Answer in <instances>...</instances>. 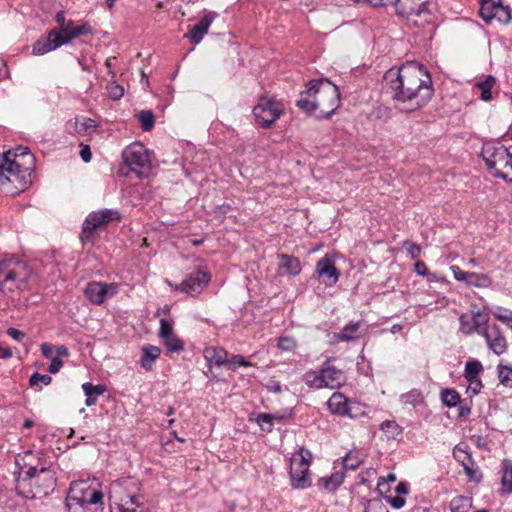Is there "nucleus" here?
I'll return each instance as SVG.
<instances>
[{
  "label": "nucleus",
  "instance_id": "1",
  "mask_svg": "<svg viewBox=\"0 0 512 512\" xmlns=\"http://www.w3.org/2000/svg\"><path fill=\"white\" fill-rule=\"evenodd\" d=\"M396 109L411 113L425 107L434 95L432 77L417 61H407L384 74Z\"/></svg>",
  "mask_w": 512,
  "mask_h": 512
},
{
  "label": "nucleus",
  "instance_id": "2",
  "mask_svg": "<svg viewBox=\"0 0 512 512\" xmlns=\"http://www.w3.org/2000/svg\"><path fill=\"white\" fill-rule=\"evenodd\" d=\"M19 474L15 479L16 493L24 499L49 495L55 487V472L45 460L32 451H26L16 461Z\"/></svg>",
  "mask_w": 512,
  "mask_h": 512
},
{
  "label": "nucleus",
  "instance_id": "3",
  "mask_svg": "<svg viewBox=\"0 0 512 512\" xmlns=\"http://www.w3.org/2000/svg\"><path fill=\"white\" fill-rule=\"evenodd\" d=\"M296 105L309 115L315 113L316 118L327 119L340 105V92L338 87L327 79L311 80L307 89L300 93Z\"/></svg>",
  "mask_w": 512,
  "mask_h": 512
},
{
  "label": "nucleus",
  "instance_id": "4",
  "mask_svg": "<svg viewBox=\"0 0 512 512\" xmlns=\"http://www.w3.org/2000/svg\"><path fill=\"white\" fill-rule=\"evenodd\" d=\"M34 157L26 147H18L0 154V185L18 182L22 190L27 184L26 177L30 175L29 164H33Z\"/></svg>",
  "mask_w": 512,
  "mask_h": 512
},
{
  "label": "nucleus",
  "instance_id": "5",
  "mask_svg": "<svg viewBox=\"0 0 512 512\" xmlns=\"http://www.w3.org/2000/svg\"><path fill=\"white\" fill-rule=\"evenodd\" d=\"M103 492L86 481L73 482L66 496L68 512H95L103 505Z\"/></svg>",
  "mask_w": 512,
  "mask_h": 512
},
{
  "label": "nucleus",
  "instance_id": "6",
  "mask_svg": "<svg viewBox=\"0 0 512 512\" xmlns=\"http://www.w3.org/2000/svg\"><path fill=\"white\" fill-rule=\"evenodd\" d=\"M136 491V483L131 479L114 481L110 490V512H146Z\"/></svg>",
  "mask_w": 512,
  "mask_h": 512
},
{
  "label": "nucleus",
  "instance_id": "7",
  "mask_svg": "<svg viewBox=\"0 0 512 512\" xmlns=\"http://www.w3.org/2000/svg\"><path fill=\"white\" fill-rule=\"evenodd\" d=\"M26 266L15 257L0 261V292L23 290L26 288Z\"/></svg>",
  "mask_w": 512,
  "mask_h": 512
},
{
  "label": "nucleus",
  "instance_id": "8",
  "mask_svg": "<svg viewBox=\"0 0 512 512\" xmlns=\"http://www.w3.org/2000/svg\"><path fill=\"white\" fill-rule=\"evenodd\" d=\"M510 154L504 145L493 142L485 143L481 150V156L489 172L494 177L504 180L509 179Z\"/></svg>",
  "mask_w": 512,
  "mask_h": 512
},
{
  "label": "nucleus",
  "instance_id": "9",
  "mask_svg": "<svg viewBox=\"0 0 512 512\" xmlns=\"http://www.w3.org/2000/svg\"><path fill=\"white\" fill-rule=\"evenodd\" d=\"M311 452L301 447L290 461V485L293 489L303 490L311 486L309 467Z\"/></svg>",
  "mask_w": 512,
  "mask_h": 512
},
{
  "label": "nucleus",
  "instance_id": "10",
  "mask_svg": "<svg viewBox=\"0 0 512 512\" xmlns=\"http://www.w3.org/2000/svg\"><path fill=\"white\" fill-rule=\"evenodd\" d=\"M122 158L128 170L135 173L138 177L146 175L151 168L149 152L139 142H134L127 146L122 152Z\"/></svg>",
  "mask_w": 512,
  "mask_h": 512
},
{
  "label": "nucleus",
  "instance_id": "11",
  "mask_svg": "<svg viewBox=\"0 0 512 512\" xmlns=\"http://www.w3.org/2000/svg\"><path fill=\"white\" fill-rule=\"evenodd\" d=\"M74 28H76V26H74L73 21L69 20L64 28L60 30H50L45 39H39L34 43L32 53L34 55H44L62 45L68 44L72 39H74L71 33Z\"/></svg>",
  "mask_w": 512,
  "mask_h": 512
},
{
  "label": "nucleus",
  "instance_id": "12",
  "mask_svg": "<svg viewBox=\"0 0 512 512\" xmlns=\"http://www.w3.org/2000/svg\"><path fill=\"white\" fill-rule=\"evenodd\" d=\"M121 214L115 209H104L90 213L84 223L81 233V240L83 243L90 241L97 230V228L106 225L107 223L120 219Z\"/></svg>",
  "mask_w": 512,
  "mask_h": 512
},
{
  "label": "nucleus",
  "instance_id": "13",
  "mask_svg": "<svg viewBox=\"0 0 512 512\" xmlns=\"http://www.w3.org/2000/svg\"><path fill=\"white\" fill-rule=\"evenodd\" d=\"M283 105L273 99L263 97L259 103L254 107L253 114L257 123L264 127H270L282 114Z\"/></svg>",
  "mask_w": 512,
  "mask_h": 512
},
{
  "label": "nucleus",
  "instance_id": "14",
  "mask_svg": "<svg viewBox=\"0 0 512 512\" xmlns=\"http://www.w3.org/2000/svg\"><path fill=\"white\" fill-rule=\"evenodd\" d=\"M210 280L211 274L208 271L197 269L191 272L181 283L175 284L174 289L195 296L202 292Z\"/></svg>",
  "mask_w": 512,
  "mask_h": 512
},
{
  "label": "nucleus",
  "instance_id": "15",
  "mask_svg": "<svg viewBox=\"0 0 512 512\" xmlns=\"http://www.w3.org/2000/svg\"><path fill=\"white\" fill-rule=\"evenodd\" d=\"M430 4L429 0H394L392 3L398 16L408 19L412 16L424 17L425 20L431 14Z\"/></svg>",
  "mask_w": 512,
  "mask_h": 512
},
{
  "label": "nucleus",
  "instance_id": "16",
  "mask_svg": "<svg viewBox=\"0 0 512 512\" xmlns=\"http://www.w3.org/2000/svg\"><path fill=\"white\" fill-rule=\"evenodd\" d=\"M314 275L320 279L326 286H333L337 283L340 272L335 266L334 256L326 254L318 260Z\"/></svg>",
  "mask_w": 512,
  "mask_h": 512
},
{
  "label": "nucleus",
  "instance_id": "17",
  "mask_svg": "<svg viewBox=\"0 0 512 512\" xmlns=\"http://www.w3.org/2000/svg\"><path fill=\"white\" fill-rule=\"evenodd\" d=\"M117 292L118 286L116 284L102 282H91L84 290L87 299L95 305L103 304L106 299L113 297Z\"/></svg>",
  "mask_w": 512,
  "mask_h": 512
},
{
  "label": "nucleus",
  "instance_id": "18",
  "mask_svg": "<svg viewBox=\"0 0 512 512\" xmlns=\"http://www.w3.org/2000/svg\"><path fill=\"white\" fill-rule=\"evenodd\" d=\"M481 335L485 338L490 350L496 355H502L507 351L508 344L500 327L497 324L484 328Z\"/></svg>",
  "mask_w": 512,
  "mask_h": 512
},
{
  "label": "nucleus",
  "instance_id": "19",
  "mask_svg": "<svg viewBox=\"0 0 512 512\" xmlns=\"http://www.w3.org/2000/svg\"><path fill=\"white\" fill-rule=\"evenodd\" d=\"M319 371L324 388L336 389L343 385L346 381L344 372L332 365L330 359H327L323 362Z\"/></svg>",
  "mask_w": 512,
  "mask_h": 512
},
{
  "label": "nucleus",
  "instance_id": "20",
  "mask_svg": "<svg viewBox=\"0 0 512 512\" xmlns=\"http://www.w3.org/2000/svg\"><path fill=\"white\" fill-rule=\"evenodd\" d=\"M217 16L218 14L216 12H206L197 24L189 28L188 32L184 34V38H187L195 45L199 44Z\"/></svg>",
  "mask_w": 512,
  "mask_h": 512
},
{
  "label": "nucleus",
  "instance_id": "21",
  "mask_svg": "<svg viewBox=\"0 0 512 512\" xmlns=\"http://www.w3.org/2000/svg\"><path fill=\"white\" fill-rule=\"evenodd\" d=\"M366 331L361 321L350 322L336 334V338L342 342H350L359 339Z\"/></svg>",
  "mask_w": 512,
  "mask_h": 512
},
{
  "label": "nucleus",
  "instance_id": "22",
  "mask_svg": "<svg viewBox=\"0 0 512 512\" xmlns=\"http://www.w3.org/2000/svg\"><path fill=\"white\" fill-rule=\"evenodd\" d=\"M278 267L281 273L297 276L301 272V263L297 257L288 254H278Z\"/></svg>",
  "mask_w": 512,
  "mask_h": 512
},
{
  "label": "nucleus",
  "instance_id": "23",
  "mask_svg": "<svg viewBox=\"0 0 512 512\" xmlns=\"http://www.w3.org/2000/svg\"><path fill=\"white\" fill-rule=\"evenodd\" d=\"M350 401L343 393L334 392L328 399L327 406L332 414L344 417Z\"/></svg>",
  "mask_w": 512,
  "mask_h": 512
},
{
  "label": "nucleus",
  "instance_id": "24",
  "mask_svg": "<svg viewBox=\"0 0 512 512\" xmlns=\"http://www.w3.org/2000/svg\"><path fill=\"white\" fill-rule=\"evenodd\" d=\"M204 358L218 367L228 364V351L222 347H207L203 352Z\"/></svg>",
  "mask_w": 512,
  "mask_h": 512
},
{
  "label": "nucleus",
  "instance_id": "25",
  "mask_svg": "<svg viewBox=\"0 0 512 512\" xmlns=\"http://www.w3.org/2000/svg\"><path fill=\"white\" fill-rule=\"evenodd\" d=\"M502 0H481L480 2V16L488 24L492 23L497 14L498 7H500Z\"/></svg>",
  "mask_w": 512,
  "mask_h": 512
},
{
  "label": "nucleus",
  "instance_id": "26",
  "mask_svg": "<svg viewBox=\"0 0 512 512\" xmlns=\"http://www.w3.org/2000/svg\"><path fill=\"white\" fill-rule=\"evenodd\" d=\"M161 349L154 345H145L142 347L140 364L141 366L149 371L152 369L153 362L159 358Z\"/></svg>",
  "mask_w": 512,
  "mask_h": 512
},
{
  "label": "nucleus",
  "instance_id": "27",
  "mask_svg": "<svg viewBox=\"0 0 512 512\" xmlns=\"http://www.w3.org/2000/svg\"><path fill=\"white\" fill-rule=\"evenodd\" d=\"M97 127L96 122L90 118H76L75 121L68 124V129L72 128L73 132L78 135H88Z\"/></svg>",
  "mask_w": 512,
  "mask_h": 512
},
{
  "label": "nucleus",
  "instance_id": "28",
  "mask_svg": "<svg viewBox=\"0 0 512 512\" xmlns=\"http://www.w3.org/2000/svg\"><path fill=\"white\" fill-rule=\"evenodd\" d=\"M82 390L86 396L85 404L90 407L95 405L97 402V397L103 395L106 391L104 385H93L92 383L86 382L82 384Z\"/></svg>",
  "mask_w": 512,
  "mask_h": 512
},
{
  "label": "nucleus",
  "instance_id": "29",
  "mask_svg": "<svg viewBox=\"0 0 512 512\" xmlns=\"http://www.w3.org/2000/svg\"><path fill=\"white\" fill-rule=\"evenodd\" d=\"M344 479L345 474L343 472L337 471L332 473L330 476L321 477L318 480V484L326 490L334 491L343 483Z\"/></svg>",
  "mask_w": 512,
  "mask_h": 512
},
{
  "label": "nucleus",
  "instance_id": "30",
  "mask_svg": "<svg viewBox=\"0 0 512 512\" xmlns=\"http://www.w3.org/2000/svg\"><path fill=\"white\" fill-rule=\"evenodd\" d=\"M504 470L501 479L502 490L506 494L512 493V463L508 460L503 462Z\"/></svg>",
  "mask_w": 512,
  "mask_h": 512
},
{
  "label": "nucleus",
  "instance_id": "31",
  "mask_svg": "<svg viewBox=\"0 0 512 512\" xmlns=\"http://www.w3.org/2000/svg\"><path fill=\"white\" fill-rule=\"evenodd\" d=\"M489 317L487 314H483L481 311H472V328L473 333L481 334L482 330L489 325H487Z\"/></svg>",
  "mask_w": 512,
  "mask_h": 512
},
{
  "label": "nucleus",
  "instance_id": "32",
  "mask_svg": "<svg viewBox=\"0 0 512 512\" xmlns=\"http://www.w3.org/2000/svg\"><path fill=\"white\" fill-rule=\"evenodd\" d=\"M380 430L390 439H396L402 435V428L393 420L383 421Z\"/></svg>",
  "mask_w": 512,
  "mask_h": 512
},
{
  "label": "nucleus",
  "instance_id": "33",
  "mask_svg": "<svg viewBox=\"0 0 512 512\" xmlns=\"http://www.w3.org/2000/svg\"><path fill=\"white\" fill-rule=\"evenodd\" d=\"M495 84L493 76H487L484 81L478 82L476 87L481 91L480 98L483 101H489L492 98L491 89Z\"/></svg>",
  "mask_w": 512,
  "mask_h": 512
},
{
  "label": "nucleus",
  "instance_id": "34",
  "mask_svg": "<svg viewBox=\"0 0 512 512\" xmlns=\"http://www.w3.org/2000/svg\"><path fill=\"white\" fill-rule=\"evenodd\" d=\"M162 340L169 352L180 353L184 350V342L175 333Z\"/></svg>",
  "mask_w": 512,
  "mask_h": 512
},
{
  "label": "nucleus",
  "instance_id": "35",
  "mask_svg": "<svg viewBox=\"0 0 512 512\" xmlns=\"http://www.w3.org/2000/svg\"><path fill=\"white\" fill-rule=\"evenodd\" d=\"M471 507V499L465 496H457L450 502L451 512H468Z\"/></svg>",
  "mask_w": 512,
  "mask_h": 512
},
{
  "label": "nucleus",
  "instance_id": "36",
  "mask_svg": "<svg viewBox=\"0 0 512 512\" xmlns=\"http://www.w3.org/2000/svg\"><path fill=\"white\" fill-rule=\"evenodd\" d=\"M137 119L144 131H150L155 124V116L150 110H142L137 114Z\"/></svg>",
  "mask_w": 512,
  "mask_h": 512
},
{
  "label": "nucleus",
  "instance_id": "37",
  "mask_svg": "<svg viewBox=\"0 0 512 512\" xmlns=\"http://www.w3.org/2000/svg\"><path fill=\"white\" fill-rule=\"evenodd\" d=\"M497 371L500 383L505 387L512 388V366L499 364Z\"/></svg>",
  "mask_w": 512,
  "mask_h": 512
},
{
  "label": "nucleus",
  "instance_id": "38",
  "mask_svg": "<svg viewBox=\"0 0 512 512\" xmlns=\"http://www.w3.org/2000/svg\"><path fill=\"white\" fill-rule=\"evenodd\" d=\"M441 400L447 407H455L460 403V395L454 389H444L441 392Z\"/></svg>",
  "mask_w": 512,
  "mask_h": 512
},
{
  "label": "nucleus",
  "instance_id": "39",
  "mask_svg": "<svg viewBox=\"0 0 512 512\" xmlns=\"http://www.w3.org/2000/svg\"><path fill=\"white\" fill-rule=\"evenodd\" d=\"M303 381L310 388H314V389L324 388L320 371L319 372H315V371L306 372L303 375Z\"/></svg>",
  "mask_w": 512,
  "mask_h": 512
},
{
  "label": "nucleus",
  "instance_id": "40",
  "mask_svg": "<svg viewBox=\"0 0 512 512\" xmlns=\"http://www.w3.org/2000/svg\"><path fill=\"white\" fill-rule=\"evenodd\" d=\"M492 284L491 278L487 274L470 273L468 285L478 288H487Z\"/></svg>",
  "mask_w": 512,
  "mask_h": 512
},
{
  "label": "nucleus",
  "instance_id": "41",
  "mask_svg": "<svg viewBox=\"0 0 512 512\" xmlns=\"http://www.w3.org/2000/svg\"><path fill=\"white\" fill-rule=\"evenodd\" d=\"M362 462L363 459L358 451H350L343 459L344 467L349 470H356Z\"/></svg>",
  "mask_w": 512,
  "mask_h": 512
},
{
  "label": "nucleus",
  "instance_id": "42",
  "mask_svg": "<svg viewBox=\"0 0 512 512\" xmlns=\"http://www.w3.org/2000/svg\"><path fill=\"white\" fill-rule=\"evenodd\" d=\"M366 415L365 406L356 401H350L344 417L358 419Z\"/></svg>",
  "mask_w": 512,
  "mask_h": 512
},
{
  "label": "nucleus",
  "instance_id": "43",
  "mask_svg": "<svg viewBox=\"0 0 512 512\" xmlns=\"http://www.w3.org/2000/svg\"><path fill=\"white\" fill-rule=\"evenodd\" d=\"M483 366L478 360H471L465 364L464 377L466 378H479Z\"/></svg>",
  "mask_w": 512,
  "mask_h": 512
},
{
  "label": "nucleus",
  "instance_id": "44",
  "mask_svg": "<svg viewBox=\"0 0 512 512\" xmlns=\"http://www.w3.org/2000/svg\"><path fill=\"white\" fill-rule=\"evenodd\" d=\"M458 452H463L465 454V458H468V460H471V455L467 452L466 449L462 448L461 445H457L453 451V455H454L455 459L462 464L466 475L470 479H473L474 478L473 469L467 463H464V459H460V456L457 454Z\"/></svg>",
  "mask_w": 512,
  "mask_h": 512
},
{
  "label": "nucleus",
  "instance_id": "45",
  "mask_svg": "<svg viewBox=\"0 0 512 512\" xmlns=\"http://www.w3.org/2000/svg\"><path fill=\"white\" fill-rule=\"evenodd\" d=\"M274 418H276V416L273 414L260 413L256 418V422L263 431L271 432L273 429Z\"/></svg>",
  "mask_w": 512,
  "mask_h": 512
},
{
  "label": "nucleus",
  "instance_id": "46",
  "mask_svg": "<svg viewBox=\"0 0 512 512\" xmlns=\"http://www.w3.org/2000/svg\"><path fill=\"white\" fill-rule=\"evenodd\" d=\"M422 393L418 389H413L401 396V401L405 404L417 406L422 402Z\"/></svg>",
  "mask_w": 512,
  "mask_h": 512
},
{
  "label": "nucleus",
  "instance_id": "47",
  "mask_svg": "<svg viewBox=\"0 0 512 512\" xmlns=\"http://www.w3.org/2000/svg\"><path fill=\"white\" fill-rule=\"evenodd\" d=\"M496 10L497 14L494 20L503 24H508L511 21V9L509 8V6H505L503 5V3H501L500 7H498V9Z\"/></svg>",
  "mask_w": 512,
  "mask_h": 512
},
{
  "label": "nucleus",
  "instance_id": "48",
  "mask_svg": "<svg viewBox=\"0 0 512 512\" xmlns=\"http://www.w3.org/2000/svg\"><path fill=\"white\" fill-rule=\"evenodd\" d=\"M160 328H159V337L161 339H164L165 337H169L170 335L174 334L173 330V323L165 318H161L160 321Z\"/></svg>",
  "mask_w": 512,
  "mask_h": 512
},
{
  "label": "nucleus",
  "instance_id": "49",
  "mask_svg": "<svg viewBox=\"0 0 512 512\" xmlns=\"http://www.w3.org/2000/svg\"><path fill=\"white\" fill-rule=\"evenodd\" d=\"M49 385L52 382V377L47 374H40L38 372L33 373L29 379V385L31 387L37 386L39 383Z\"/></svg>",
  "mask_w": 512,
  "mask_h": 512
},
{
  "label": "nucleus",
  "instance_id": "50",
  "mask_svg": "<svg viewBox=\"0 0 512 512\" xmlns=\"http://www.w3.org/2000/svg\"><path fill=\"white\" fill-rule=\"evenodd\" d=\"M107 91L110 98L113 100H119L124 94V88L115 82L107 84Z\"/></svg>",
  "mask_w": 512,
  "mask_h": 512
},
{
  "label": "nucleus",
  "instance_id": "51",
  "mask_svg": "<svg viewBox=\"0 0 512 512\" xmlns=\"http://www.w3.org/2000/svg\"><path fill=\"white\" fill-rule=\"evenodd\" d=\"M277 346L282 351H292L296 348L297 343L294 338L283 336L279 338Z\"/></svg>",
  "mask_w": 512,
  "mask_h": 512
},
{
  "label": "nucleus",
  "instance_id": "52",
  "mask_svg": "<svg viewBox=\"0 0 512 512\" xmlns=\"http://www.w3.org/2000/svg\"><path fill=\"white\" fill-rule=\"evenodd\" d=\"M459 323H460V330L462 333H464L466 335L473 334L472 322H471V318L469 315L462 314L459 317Z\"/></svg>",
  "mask_w": 512,
  "mask_h": 512
},
{
  "label": "nucleus",
  "instance_id": "53",
  "mask_svg": "<svg viewBox=\"0 0 512 512\" xmlns=\"http://www.w3.org/2000/svg\"><path fill=\"white\" fill-rule=\"evenodd\" d=\"M365 512H389L381 500L368 501Z\"/></svg>",
  "mask_w": 512,
  "mask_h": 512
},
{
  "label": "nucleus",
  "instance_id": "54",
  "mask_svg": "<svg viewBox=\"0 0 512 512\" xmlns=\"http://www.w3.org/2000/svg\"><path fill=\"white\" fill-rule=\"evenodd\" d=\"M466 380L468 382L467 392L477 395L483 387L480 378H466Z\"/></svg>",
  "mask_w": 512,
  "mask_h": 512
},
{
  "label": "nucleus",
  "instance_id": "55",
  "mask_svg": "<svg viewBox=\"0 0 512 512\" xmlns=\"http://www.w3.org/2000/svg\"><path fill=\"white\" fill-rule=\"evenodd\" d=\"M494 316L512 328V311L499 308L498 311L494 312Z\"/></svg>",
  "mask_w": 512,
  "mask_h": 512
},
{
  "label": "nucleus",
  "instance_id": "56",
  "mask_svg": "<svg viewBox=\"0 0 512 512\" xmlns=\"http://www.w3.org/2000/svg\"><path fill=\"white\" fill-rule=\"evenodd\" d=\"M228 365L233 366L232 370H235V366L250 367L252 363L241 355H233L231 359H228Z\"/></svg>",
  "mask_w": 512,
  "mask_h": 512
},
{
  "label": "nucleus",
  "instance_id": "57",
  "mask_svg": "<svg viewBox=\"0 0 512 512\" xmlns=\"http://www.w3.org/2000/svg\"><path fill=\"white\" fill-rule=\"evenodd\" d=\"M451 270L453 272L454 278L457 281H463L466 284L469 283V277H470L471 272H465V271L461 270L458 266H452Z\"/></svg>",
  "mask_w": 512,
  "mask_h": 512
},
{
  "label": "nucleus",
  "instance_id": "58",
  "mask_svg": "<svg viewBox=\"0 0 512 512\" xmlns=\"http://www.w3.org/2000/svg\"><path fill=\"white\" fill-rule=\"evenodd\" d=\"M71 33L74 38L81 35H90L92 34V27L88 23H84L80 26H76Z\"/></svg>",
  "mask_w": 512,
  "mask_h": 512
},
{
  "label": "nucleus",
  "instance_id": "59",
  "mask_svg": "<svg viewBox=\"0 0 512 512\" xmlns=\"http://www.w3.org/2000/svg\"><path fill=\"white\" fill-rule=\"evenodd\" d=\"M404 247H406V250L412 259H417L421 254V248L416 243L406 242Z\"/></svg>",
  "mask_w": 512,
  "mask_h": 512
},
{
  "label": "nucleus",
  "instance_id": "60",
  "mask_svg": "<svg viewBox=\"0 0 512 512\" xmlns=\"http://www.w3.org/2000/svg\"><path fill=\"white\" fill-rule=\"evenodd\" d=\"M63 366V361L59 357H52L49 365V372L55 374L60 371Z\"/></svg>",
  "mask_w": 512,
  "mask_h": 512
},
{
  "label": "nucleus",
  "instance_id": "61",
  "mask_svg": "<svg viewBox=\"0 0 512 512\" xmlns=\"http://www.w3.org/2000/svg\"><path fill=\"white\" fill-rule=\"evenodd\" d=\"M6 333L17 342H21L26 336L24 332L13 327L8 328Z\"/></svg>",
  "mask_w": 512,
  "mask_h": 512
},
{
  "label": "nucleus",
  "instance_id": "62",
  "mask_svg": "<svg viewBox=\"0 0 512 512\" xmlns=\"http://www.w3.org/2000/svg\"><path fill=\"white\" fill-rule=\"evenodd\" d=\"M388 503L395 509H400L405 505V499L401 496L387 497Z\"/></svg>",
  "mask_w": 512,
  "mask_h": 512
},
{
  "label": "nucleus",
  "instance_id": "63",
  "mask_svg": "<svg viewBox=\"0 0 512 512\" xmlns=\"http://www.w3.org/2000/svg\"><path fill=\"white\" fill-rule=\"evenodd\" d=\"M377 490L381 495L388 493L390 491V484L388 483V480L384 477L379 478L377 482Z\"/></svg>",
  "mask_w": 512,
  "mask_h": 512
},
{
  "label": "nucleus",
  "instance_id": "64",
  "mask_svg": "<svg viewBox=\"0 0 512 512\" xmlns=\"http://www.w3.org/2000/svg\"><path fill=\"white\" fill-rule=\"evenodd\" d=\"M80 157L85 162L88 163L91 161L92 153L90 147L88 145L81 144Z\"/></svg>",
  "mask_w": 512,
  "mask_h": 512
}]
</instances>
